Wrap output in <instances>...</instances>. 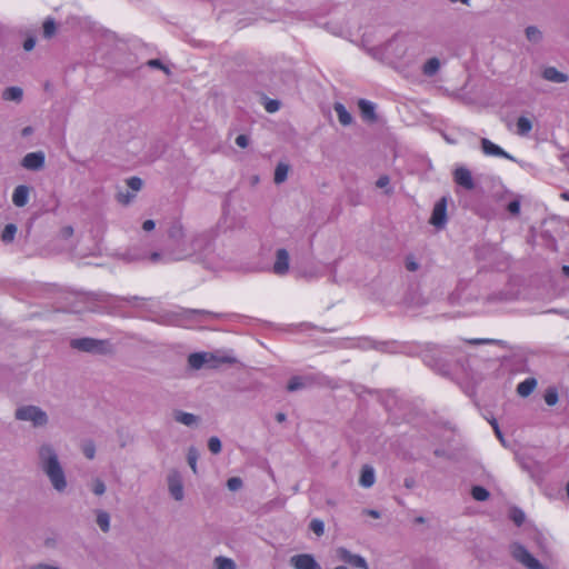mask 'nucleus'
<instances>
[{
	"label": "nucleus",
	"mask_w": 569,
	"mask_h": 569,
	"mask_svg": "<svg viewBox=\"0 0 569 569\" xmlns=\"http://www.w3.org/2000/svg\"><path fill=\"white\" fill-rule=\"evenodd\" d=\"M38 465L58 492L66 490L68 483L58 453L52 445L43 443L38 449Z\"/></svg>",
	"instance_id": "nucleus-1"
},
{
	"label": "nucleus",
	"mask_w": 569,
	"mask_h": 569,
	"mask_svg": "<svg viewBox=\"0 0 569 569\" xmlns=\"http://www.w3.org/2000/svg\"><path fill=\"white\" fill-rule=\"evenodd\" d=\"M38 465L58 492L66 490L68 483L58 453L52 445L43 443L38 449Z\"/></svg>",
	"instance_id": "nucleus-2"
},
{
	"label": "nucleus",
	"mask_w": 569,
	"mask_h": 569,
	"mask_svg": "<svg viewBox=\"0 0 569 569\" xmlns=\"http://www.w3.org/2000/svg\"><path fill=\"white\" fill-rule=\"evenodd\" d=\"M147 300L138 296L120 297L109 292L98 291L86 293L84 301L88 303H96L90 308L93 312H104L108 315H117L120 311L121 302L136 306L138 301Z\"/></svg>",
	"instance_id": "nucleus-3"
},
{
	"label": "nucleus",
	"mask_w": 569,
	"mask_h": 569,
	"mask_svg": "<svg viewBox=\"0 0 569 569\" xmlns=\"http://www.w3.org/2000/svg\"><path fill=\"white\" fill-rule=\"evenodd\" d=\"M211 236L209 232L193 233L187 237L183 244H179V252L174 260H183L194 254H201L210 250Z\"/></svg>",
	"instance_id": "nucleus-4"
},
{
	"label": "nucleus",
	"mask_w": 569,
	"mask_h": 569,
	"mask_svg": "<svg viewBox=\"0 0 569 569\" xmlns=\"http://www.w3.org/2000/svg\"><path fill=\"white\" fill-rule=\"evenodd\" d=\"M14 418L20 421H29L34 428L44 427L49 422L47 412L40 407L33 405H27L17 408Z\"/></svg>",
	"instance_id": "nucleus-5"
},
{
	"label": "nucleus",
	"mask_w": 569,
	"mask_h": 569,
	"mask_svg": "<svg viewBox=\"0 0 569 569\" xmlns=\"http://www.w3.org/2000/svg\"><path fill=\"white\" fill-rule=\"evenodd\" d=\"M107 340H99L94 338H77L70 341V347L78 351L93 353V355H104L107 353L108 347Z\"/></svg>",
	"instance_id": "nucleus-6"
},
{
	"label": "nucleus",
	"mask_w": 569,
	"mask_h": 569,
	"mask_svg": "<svg viewBox=\"0 0 569 569\" xmlns=\"http://www.w3.org/2000/svg\"><path fill=\"white\" fill-rule=\"evenodd\" d=\"M510 549L513 559L522 563L528 569H545V566L536 559L523 545L513 542Z\"/></svg>",
	"instance_id": "nucleus-7"
},
{
	"label": "nucleus",
	"mask_w": 569,
	"mask_h": 569,
	"mask_svg": "<svg viewBox=\"0 0 569 569\" xmlns=\"http://www.w3.org/2000/svg\"><path fill=\"white\" fill-rule=\"evenodd\" d=\"M168 238L170 241L169 252L174 260L179 252V244H183L187 239L183 226L180 221H174L171 223L168 230Z\"/></svg>",
	"instance_id": "nucleus-8"
},
{
	"label": "nucleus",
	"mask_w": 569,
	"mask_h": 569,
	"mask_svg": "<svg viewBox=\"0 0 569 569\" xmlns=\"http://www.w3.org/2000/svg\"><path fill=\"white\" fill-rule=\"evenodd\" d=\"M336 555L340 561H343L352 567L360 569H369L368 562L362 556L355 555L345 547H339L336 550Z\"/></svg>",
	"instance_id": "nucleus-9"
},
{
	"label": "nucleus",
	"mask_w": 569,
	"mask_h": 569,
	"mask_svg": "<svg viewBox=\"0 0 569 569\" xmlns=\"http://www.w3.org/2000/svg\"><path fill=\"white\" fill-rule=\"evenodd\" d=\"M46 154L43 151H34L27 153L20 164L22 168L30 171H39L44 168Z\"/></svg>",
	"instance_id": "nucleus-10"
},
{
	"label": "nucleus",
	"mask_w": 569,
	"mask_h": 569,
	"mask_svg": "<svg viewBox=\"0 0 569 569\" xmlns=\"http://www.w3.org/2000/svg\"><path fill=\"white\" fill-rule=\"evenodd\" d=\"M429 222L438 229L445 228L447 223V199L445 197L436 202Z\"/></svg>",
	"instance_id": "nucleus-11"
},
{
	"label": "nucleus",
	"mask_w": 569,
	"mask_h": 569,
	"mask_svg": "<svg viewBox=\"0 0 569 569\" xmlns=\"http://www.w3.org/2000/svg\"><path fill=\"white\" fill-rule=\"evenodd\" d=\"M167 482L171 497L177 501H181L184 497V492L180 473L177 470H172L167 477Z\"/></svg>",
	"instance_id": "nucleus-12"
},
{
	"label": "nucleus",
	"mask_w": 569,
	"mask_h": 569,
	"mask_svg": "<svg viewBox=\"0 0 569 569\" xmlns=\"http://www.w3.org/2000/svg\"><path fill=\"white\" fill-rule=\"evenodd\" d=\"M452 176H453V181L459 187H462L463 189H466L468 191L475 189L476 183H475L473 178L471 176V171L468 168H466L463 166L457 167L453 170Z\"/></svg>",
	"instance_id": "nucleus-13"
},
{
	"label": "nucleus",
	"mask_w": 569,
	"mask_h": 569,
	"mask_svg": "<svg viewBox=\"0 0 569 569\" xmlns=\"http://www.w3.org/2000/svg\"><path fill=\"white\" fill-rule=\"evenodd\" d=\"M480 147H481L482 152L486 156H489V157H500V158H505V159H509L511 161H515V158L511 154H509L501 147H499L498 144L493 143L488 138H481L480 139Z\"/></svg>",
	"instance_id": "nucleus-14"
},
{
	"label": "nucleus",
	"mask_w": 569,
	"mask_h": 569,
	"mask_svg": "<svg viewBox=\"0 0 569 569\" xmlns=\"http://www.w3.org/2000/svg\"><path fill=\"white\" fill-rule=\"evenodd\" d=\"M290 565L296 569H322L315 557L309 553H300L290 558Z\"/></svg>",
	"instance_id": "nucleus-15"
},
{
	"label": "nucleus",
	"mask_w": 569,
	"mask_h": 569,
	"mask_svg": "<svg viewBox=\"0 0 569 569\" xmlns=\"http://www.w3.org/2000/svg\"><path fill=\"white\" fill-rule=\"evenodd\" d=\"M289 270V253L286 249L281 248L276 251V261L272 271L278 276H283Z\"/></svg>",
	"instance_id": "nucleus-16"
},
{
	"label": "nucleus",
	"mask_w": 569,
	"mask_h": 569,
	"mask_svg": "<svg viewBox=\"0 0 569 569\" xmlns=\"http://www.w3.org/2000/svg\"><path fill=\"white\" fill-rule=\"evenodd\" d=\"M316 382V378L313 376H293L290 378L287 385V390L289 392H295L305 388L312 386Z\"/></svg>",
	"instance_id": "nucleus-17"
},
{
	"label": "nucleus",
	"mask_w": 569,
	"mask_h": 569,
	"mask_svg": "<svg viewBox=\"0 0 569 569\" xmlns=\"http://www.w3.org/2000/svg\"><path fill=\"white\" fill-rule=\"evenodd\" d=\"M358 107L360 110L361 118L363 121L375 123L378 120L377 113H376V104L369 100L360 99L358 101Z\"/></svg>",
	"instance_id": "nucleus-18"
},
{
	"label": "nucleus",
	"mask_w": 569,
	"mask_h": 569,
	"mask_svg": "<svg viewBox=\"0 0 569 569\" xmlns=\"http://www.w3.org/2000/svg\"><path fill=\"white\" fill-rule=\"evenodd\" d=\"M208 358L204 367L216 369L221 365H233L237 362V359L232 356L220 355L219 352H208Z\"/></svg>",
	"instance_id": "nucleus-19"
},
{
	"label": "nucleus",
	"mask_w": 569,
	"mask_h": 569,
	"mask_svg": "<svg viewBox=\"0 0 569 569\" xmlns=\"http://www.w3.org/2000/svg\"><path fill=\"white\" fill-rule=\"evenodd\" d=\"M425 361L428 366L433 368L436 371L440 372L441 375H448L450 371L449 361L446 359H442L441 357L436 358L435 355H427L425 357Z\"/></svg>",
	"instance_id": "nucleus-20"
},
{
	"label": "nucleus",
	"mask_w": 569,
	"mask_h": 569,
	"mask_svg": "<svg viewBox=\"0 0 569 569\" xmlns=\"http://www.w3.org/2000/svg\"><path fill=\"white\" fill-rule=\"evenodd\" d=\"M30 188L26 184L16 187L12 193V202L16 207H24L29 201Z\"/></svg>",
	"instance_id": "nucleus-21"
},
{
	"label": "nucleus",
	"mask_w": 569,
	"mask_h": 569,
	"mask_svg": "<svg viewBox=\"0 0 569 569\" xmlns=\"http://www.w3.org/2000/svg\"><path fill=\"white\" fill-rule=\"evenodd\" d=\"M542 77L543 79L555 83H563L569 79L568 74L558 71L555 67L545 68L542 71Z\"/></svg>",
	"instance_id": "nucleus-22"
},
{
	"label": "nucleus",
	"mask_w": 569,
	"mask_h": 569,
	"mask_svg": "<svg viewBox=\"0 0 569 569\" xmlns=\"http://www.w3.org/2000/svg\"><path fill=\"white\" fill-rule=\"evenodd\" d=\"M376 480L375 470L371 466L365 465L361 468L359 485L363 488H370Z\"/></svg>",
	"instance_id": "nucleus-23"
},
{
	"label": "nucleus",
	"mask_w": 569,
	"mask_h": 569,
	"mask_svg": "<svg viewBox=\"0 0 569 569\" xmlns=\"http://www.w3.org/2000/svg\"><path fill=\"white\" fill-rule=\"evenodd\" d=\"M173 418L177 422L182 423L188 427L194 426L199 421L198 416H196L193 413L184 412L182 410H174Z\"/></svg>",
	"instance_id": "nucleus-24"
},
{
	"label": "nucleus",
	"mask_w": 569,
	"mask_h": 569,
	"mask_svg": "<svg viewBox=\"0 0 569 569\" xmlns=\"http://www.w3.org/2000/svg\"><path fill=\"white\" fill-rule=\"evenodd\" d=\"M208 352H193L188 356V365L193 370H199L206 366Z\"/></svg>",
	"instance_id": "nucleus-25"
},
{
	"label": "nucleus",
	"mask_w": 569,
	"mask_h": 569,
	"mask_svg": "<svg viewBox=\"0 0 569 569\" xmlns=\"http://www.w3.org/2000/svg\"><path fill=\"white\" fill-rule=\"evenodd\" d=\"M2 99L20 103L23 99V90L20 87H8L2 91Z\"/></svg>",
	"instance_id": "nucleus-26"
},
{
	"label": "nucleus",
	"mask_w": 569,
	"mask_h": 569,
	"mask_svg": "<svg viewBox=\"0 0 569 569\" xmlns=\"http://www.w3.org/2000/svg\"><path fill=\"white\" fill-rule=\"evenodd\" d=\"M333 109L338 116L339 122L342 126H350L353 121L351 113L346 109V107L341 102H336L333 104Z\"/></svg>",
	"instance_id": "nucleus-27"
},
{
	"label": "nucleus",
	"mask_w": 569,
	"mask_h": 569,
	"mask_svg": "<svg viewBox=\"0 0 569 569\" xmlns=\"http://www.w3.org/2000/svg\"><path fill=\"white\" fill-rule=\"evenodd\" d=\"M536 386H537V380L535 378H527L526 380L521 381L517 386V392L521 397H528L529 395L532 393Z\"/></svg>",
	"instance_id": "nucleus-28"
},
{
	"label": "nucleus",
	"mask_w": 569,
	"mask_h": 569,
	"mask_svg": "<svg viewBox=\"0 0 569 569\" xmlns=\"http://www.w3.org/2000/svg\"><path fill=\"white\" fill-rule=\"evenodd\" d=\"M288 171H289V164H287L284 162H279L274 169V177H273L274 183L280 184V183L284 182L288 177Z\"/></svg>",
	"instance_id": "nucleus-29"
},
{
	"label": "nucleus",
	"mask_w": 569,
	"mask_h": 569,
	"mask_svg": "<svg viewBox=\"0 0 569 569\" xmlns=\"http://www.w3.org/2000/svg\"><path fill=\"white\" fill-rule=\"evenodd\" d=\"M439 68H440L439 59L438 58H430L423 64L422 71H423L425 76L432 77V76H435L438 72Z\"/></svg>",
	"instance_id": "nucleus-30"
},
{
	"label": "nucleus",
	"mask_w": 569,
	"mask_h": 569,
	"mask_svg": "<svg viewBox=\"0 0 569 569\" xmlns=\"http://www.w3.org/2000/svg\"><path fill=\"white\" fill-rule=\"evenodd\" d=\"M516 126L519 136H527L532 129L531 120L523 116L518 118Z\"/></svg>",
	"instance_id": "nucleus-31"
},
{
	"label": "nucleus",
	"mask_w": 569,
	"mask_h": 569,
	"mask_svg": "<svg viewBox=\"0 0 569 569\" xmlns=\"http://www.w3.org/2000/svg\"><path fill=\"white\" fill-rule=\"evenodd\" d=\"M365 342L371 343V349H376L381 352H395V342L390 341H375L371 339L365 340Z\"/></svg>",
	"instance_id": "nucleus-32"
},
{
	"label": "nucleus",
	"mask_w": 569,
	"mask_h": 569,
	"mask_svg": "<svg viewBox=\"0 0 569 569\" xmlns=\"http://www.w3.org/2000/svg\"><path fill=\"white\" fill-rule=\"evenodd\" d=\"M97 525L103 532H108L110 530V516L107 511H97Z\"/></svg>",
	"instance_id": "nucleus-33"
},
{
	"label": "nucleus",
	"mask_w": 569,
	"mask_h": 569,
	"mask_svg": "<svg viewBox=\"0 0 569 569\" xmlns=\"http://www.w3.org/2000/svg\"><path fill=\"white\" fill-rule=\"evenodd\" d=\"M471 496L477 501H486L490 497V493L482 486H473L471 488Z\"/></svg>",
	"instance_id": "nucleus-34"
},
{
	"label": "nucleus",
	"mask_w": 569,
	"mask_h": 569,
	"mask_svg": "<svg viewBox=\"0 0 569 569\" xmlns=\"http://www.w3.org/2000/svg\"><path fill=\"white\" fill-rule=\"evenodd\" d=\"M525 32H526V38L530 42L538 43L542 39L541 31L535 26L527 27Z\"/></svg>",
	"instance_id": "nucleus-35"
},
{
	"label": "nucleus",
	"mask_w": 569,
	"mask_h": 569,
	"mask_svg": "<svg viewBox=\"0 0 569 569\" xmlns=\"http://www.w3.org/2000/svg\"><path fill=\"white\" fill-rule=\"evenodd\" d=\"M16 233L17 226L14 223H8L1 233V240L6 243H9L13 241Z\"/></svg>",
	"instance_id": "nucleus-36"
},
{
	"label": "nucleus",
	"mask_w": 569,
	"mask_h": 569,
	"mask_svg": "<svg viewBox=\"0 0 569 569\" xmlns=\"http://www.w3.org/2000/svg\"><path fill=\"white\" fill-rule=\"evenodd\" d=\"M57 31L56 21L52 18H47L43 22V37L50 39Z\"/></svg>",
	"instance_id": "nucleus-37"
},
{
	"label": "nucleus",
	"mask_w": 569,
	"mask_h": 569,
	"mask_svg": "<svg viewBox=\"0 0 569 569\" xmlns=\"http://www.w3.org/2000/svg\"><path fill=\"white\" fill-rule=\"evenodd\" d=\"M217 569H236V563L232 559L219 556L214 559Z\"/></svg>",
	"instance_id": "nucleus-38"
},
{
	"label": "nucleus",
	"mask_w": 569,
	"mask_h": 569,
	"mask_svg": "<svg viewBox=\"0 0 569 569\" xmlns=\"http://www.w3.org/2000/svg\"><path fill=\"white\" fill-rule=\"evenodd\" d=\"M199 458V452L194 447H190L187 453V461L193 473H197V461Z\"/></svg>",
	"instance_id": "nucleus-39"
},
{
	"label": "nucleus",
	"mask_w": 569,
	"mask_h": 569,
	"mask_svg": "<svg viewBox=\"0 0 569 569\" xmlns=\"http://www.w3.org/2000/svg\"><path fill=\"white\" fill-rule=\"evenodd\" d=\"M146 66L151 69L162 70L168 76L171 74L169 67L163 64V62L160 59H150L146 62Z\"/></svg>",
	"instance_id": "nucleus-40"
},
{
	"label": "nucleus",
	"mask_w": 569,
	"mask_h": 569,
	"mask_svg": "<svg viewBox=\"0 0 569 569\" xmlns=\"http://www.w3.org/2000/svg\"><path fill=\"white\" fill-rule=\"evenodd\" d=\"M309 529L318 537H321L325 533V523L320 519H312L309 523Z\"/></svg>",
	"instance_id": "nucleus-41"
},
{
	"label": "nucleus",
	"mask_w": 569,
	"mask_h": 569,
	"mask_svg": "<svg viewBox=\"0 0 569 569\" xmlns=\"http://www.w3.org/2000/svg\"><path fill=\"white\" fill-rule=\"evenodd\" d=\"M510 519L515 522L517 526H521L525 521V513L519 508H512L510 510Z\"/></svg>",
	"instance_id": "nucleus-42"
},
{
	"label": "nucleus",
	"mask_w": 569,
	"mask_h": 569,
	"mask_svg": "<svg viewBox=\"0 0 569 569\" xmlns=\"http://www.w3.org/2000/svg\"><path fill=\"white\" fill-rule=\"evenodd\" d=\"M506 209L511 216L517 217L520 213V198L516 197L509 201Z\"/></svg>",
	"instance_id": "nucleus-43"
},
{
	"label": "nucleus",
	"mask_w": 569,
	"mask_h": 569,
	"mask_svg": "<svg viewBox=\"0 0 569 569\" xmlns=\"http://www.w3.org/2000/svg\"><path fill=\"white\" fill-rule=\"evenodd\" d=\"M91 490L94 495L102 496L106 492V485L101 479L96 478L92 481Z\"/></svg>",
	"instance_id": "nucleus-44"
},
{
	"label": "nucleus",
	"mask_w": 569,
	"mask_h": 569,
	"mask_svg": "<svg viewBox=\"0 0 569 569\" xmlns=\"http://www.w3.org/2000/svg\"><path fill=\"white\" fill-rule=\"evenodd\" d=\"M545 401L548 406H555L558 402V392L556 389H548L545 393Z\"/></svg>",
	"instance_id": "nucleus-45"
},
{
	"label": "nucleus",
	"mask_w": 569,
	"mask_h": 569,
	"mask_svg": "<svg viewBox=\"0 0 569 569\" xmlns=\"http://www.w3.org/2000/svg\"><path fill=\"white\" fill-rule=\"evenodd\" d=\"M221 441L218 437H211L208 440V448L213 453L217 455L221 451Z\"/></svg>",
	"instance_id": "nucleus-46"
},
{
	"label": "nucleus",
	"mask_w": 569,
	"mask_h": 569,
	"mask_svg": "<svg viewBox=\"0 0 569 569\" xmlns=\"http://www.w3.org/2000/svg\"><path fill=\"white\" fill-rule=\"evenodd\" d=\"M82 452L86 458L92 460L96 456V446L92 441L86 442L82 446Z\"/></svg>",
	"instance_id": "nucleus-47"
},
{
	"label": "nucleus",
	"mask_w": 569,
	"mask_h": 569,
	"mask_svg": "<svg viewBox=\"0 0 569 569\" xmlns=\"http://www.w3.org/2000/svg\"><path fill=\"white\" fill-rule=\"evenodd\" d=\"M127 186L133 191H139L143 186V181L139 177H130L127 179Z\"/></svg>",
	"instance_id": "nucleus-48"
},
{
	"label": "nucleus",
	"mask_w": 569,
	"mask_h": 569,
	"mask_svg": "<svg viewBox=\"0 0 569 569\" xmlns=\"http://www.w3.org/2000/svg\"><path fill=\"white\" fill-rule=\"evenodd\" d=\"M242 480L239 477L229 478L227 481V487L230 491H237L242 487Z\"/></svg>",
	"instance_id": "nucleus-49"
},
{
	"label": "nucleus",
	"mask_w": 569,
	"mask_h": 569,
	"mask_svg": "<svg viewBox=\"0 0 569 569\" xmlns=\"http://www.w3.org/2000/svg\"><path fill=\"white\" fill-rule=\"evenodd\" d=\"M184 312L188 315L211 316V317H216V318L219 317L218 313H213L211 311L203 310V309H187Z\"/></svg>",
	"instance_id": "nucleus-50"
},
{
	"label": "nucleus",
	"mask_w": 569,
	"mask_h": 569,
	"mask_svg": "<svg viewBox=\"0 0 569 569\" xmlns=\"http://www.w3.org/2000/svg\"><path fill=\"white\" fill-rule=\"evenodd\" d=\"M264 108L268 112L272 113L279 110L280 102L278 100H268V102L264 104Z\"/></svg>",
	"instance_id": "nucleus-51"
},
{
	"label": "nucleus",
	"mask_w": 569,
	"mask_h": 569,
	"mask_svg": "<svg viewBox=\"0 0 569 569\" xmlns=\"http://www.w3.org/2000/svg\"><path fill=\"white\" fill-rule=\"evenodd\" d=\"M406 268L409 271H417L419 269V263L415 260L413 257L409 256L406 258Z\"/></svg>",
	"instance_id": "nucleus-52"
},
{
	"label": "nucleus",
	"mask_w": 569,
	"mask_h": 569,
	"mask_svg": "<svg viewBox=\"0 0 569 569\" xmlns=\"http://www.w3.org/2000/svg\"><path fill=\"white\" fill-rule=\"evenodd\" d=\"M249 137L247 134H239L236 138V144L240 148H247L249 146Z\"/></svg>",
	"instance_id": "nucleus-53"
},
{
	"label": "nucleus",
	"mask_w": 569,
	"mask_h": 569,
	"mask_svg": "<svg viewBox=\"0 0 569 569\" xmlns=\"http://www.w3.org/2000/svg\"><path fill=\"white\" fill-rule=\"evenodd\" d=\"M389 183H390V178L386 174L379 177L378 180L376 181L377 188H380V189L388 187Z\"/></svg>",
	"instance_id": "nucleus-54"
},
{
	"label": "nucleus",
	"mask_w": 569,
	"mask_h": 569,
	"mask_svg": "<svg viewBox=\"0 0 569 569\" xmlns=\"http://www.w3.org/2000/svg\"><path fill=\"white\" fill-rule=\"evenodd\" d=\"M117 198H118L119 202H121L123 204H128L131 201V199L133 198V196L130 194L129 192H126V193L119 192Z\"/></svg>",
	"instance_id": "nucleus-55"
},
{
	"label": "nucleus",
	"mask_w": 569,
	"mask_h": 569,
	"mask_svg": "<svg viewBox=\"0 0 569 569\" xmlns=\"http://www.w3.org/2000/svg\"><path fill=\"white\" fill-rule=\"evenodd\" d=\"M36 46V38L28 37L23 42V49L26 51H31Z\"/></svg>",
	"instance_id": "nucleus-56"
},
{
	"label": "nucleus",
	"mask_w": 569,
	"mask_h": 569,
	"mask_svg": "<svg viewBox=\"0 0 569 569\" xmlns=\"http://www.w3.org/2000/svg\"><path fill=\"white\" fill-rule=\"evenodd\" d=\"M472 345H481V343H501L500 340H493V339H473L469 341Z\"/></svg>",
	"instance_id": "nucleus-57"
},
{
	"label": "nucleus",
	"mask_w": 569,
	"mask_h": 569,
	"mask_svg": "<svg viewBox=\"0 0 569 569\" xmlns=\"http://www.w3.org/2000/svg\"><path fill=\"white\" fill-rule=\"evenodd\" d=\"M60 232L62 238L68 239L73 234V228L71 226H66L61 229Z\"/></svg>",
	"instance_id": "nucleus-58"
},
{
	"label": "nucleus",
	"mask_w": 569,
	"mask_h": 569,
	"mask_svg": "<svg viewBox=\"0 0 569 569\" xmlns=\"http://www.w3.org/2000/svg\"><path fill=\"white\" fill-rule=\"evenodd\" d=\"M403 486L407 488V489H413L416 487V480L413 477H407L405 478L403 480Z\"/></svg>",
	"instance_id": "nucleus-59"
},
{
	"label": "nucleus",
	"mask_w": 569,
	"mask_h": 569,
	"mask_svg": "<svg viewBox=\"0 0 569 569\" xmlns=\"http://www.w3.org/2000/svg\"><path fill=\"white\" fill-rule=\"evenodd\" d=\"M156 227V223L153 220L149 219V220H146L143 223H142V229L144 231H151L153 230Z\"/></svg>",
	"instance_id": "nucleus-60"
},
{
	"label": "nucleus",
	"mask_w": 569,
	"mask_h": 569,
	"mask_svg": "<svg viewBox=\"0 0 569 569\" xmlns=\"http://www.w3.org/2000/svg\"><path fill=\"white\" fill-rule=\"evenodd\" d=\"M32 132H33V128H32V127H30V126H27V127H24V128L21 130V136H22V137H28V136H30Z\"/></svg>",
	"instance_id": "nucleus-61"
},
{
	"label": "nucleus",
	"mask_w": 569,
	"mask_h": 569,
	"mask_svg": "<svg viewBox=\"0 0 569 569\" xmlns=\"http://www.w3.org/2000/svg\"><path fill=\"white\" fill-rule=\"evenodd\" d=\"M365 512L372 518H376V519L380 518V512L377 510L368 509V510H365Z\"/></svg>",
	"instance_id": "nucleus-62"
},
{
	"label": "nucleus",
	"mask_w": 569,
	"mask_h": 569,
	"mask_svg": "<svg viewBox=\"0 0 569 569\" xmlns=\"http://www.w3.org/2000/svg\"><path fill=\"white\" fill-rule=\"evenodd\" d=\"M152 262H158L161 259V253L152 252L149 258Z\"/></svg>",
	"instance_id": "nucleus-63"
},
{
	"label": "nucleus",
	"mask_w": 569,
	"mask_h": 569,
	"mask_svg": "<svg viewBox=\"0 0 569 569\" xmlns=\"http://www.w3.org/2000/svg\"><path fill=\"white\" fill-rule=\"evenodd\" d=\"M31 569H60L58 567L49 566V565H38Z\"/></svg>",
	"instance_id": "nucleus-64"
}]
</instances>
